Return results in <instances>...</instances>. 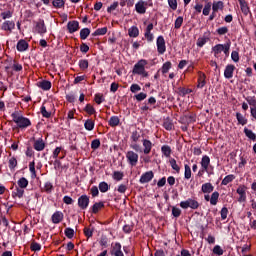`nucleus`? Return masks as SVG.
Listing matches in <instances>:
<instances>
[{"instance_id":"obj_36","label":"nucleus","mask_w":256,"mask_h":256,"mask_svg":"<svg viewBox=\"0 0 256 256\" xmlns=\"http://www.w3.org/2000/svg\"><path fill=\"white\" fill-rule=\"evenodd\" d=\"M236 119H237L239 125H247V118H245V116H243V114L237 112Z\"/></svg>"},{"instance_id":"obj_59","label":"nucleus","mask_w":256,"mask_h":256,"mask_svg":"<svg viewBox=\"0 0 256 256\" xmlns=\"http://www.w3.org/2000/svg\"><path fill=\"white\" fill-rule=\"evenodd\" d=\"M114 181H121L123 179V173L119 171H115L112 175Z\"/></svg>"},{"instance_id":"obj_23","label":"nucleus","mask_w":256,"mask_h":256,"mask_svg":"<svg viewBox=\"0 0 256 256\" xmlns=\"http://www.w3.org/2000/svg\"><path fill=\"white\" fill-rule=\"evenodd\" d=\"M29 49V44L25 40H20L17 43V50L20 52L27 51Z\"/></svg>"},{"instance_id":"obj_3","label":"nucleus","mask_w":256,"mask_h":256,"mask_svg":"<svg viewBox=\"0 0 256 256\" xmlns=\"http://www.w3.org/2000/svg\"><path fill=\"white\" fill-rule=\"evenodd\" d=\"M229 49H231V44H217L212 48V53H214V57L219 59L221 57V53L224 52L226 57H229Z\"/></svg>"},{"instance_id":"obj_31","label":"nucleus","mask_w":256,"mask_h":256,"mask_svg":"<svg viewBox=\"0 0 256 256\" xmlns=\"http://www.w3.org/2000/svg\"><path fill=\"white\" fill-rule=\"evenodd\" d=\"M169 163H170L172 169L174 171H176V173H180L181 172V167H179V164H177V160H175V158H171L169 160Z\"/></svg>"},{"instance_id":"obj_39","label":"nucleus","mask_w":256,"mask_h":256,"mask_svg":"<svg viewBox=\"0 0 256 256\" xmlns=\"http://www.w3.org/2000/svg\"><path fill=\"white\" fill-rule=\"evenodd\" d=\"M98 187L101 193H107L109 191V184L107 182H100Z\"/></svg>"},{"instance_id":"obj_61","label":"nucleus","mask_w":256,"mask_h":256,"mask_svg":"<svg viewBox=\"0 0 256 256\" xmlns=\"http://www.w3.org/2000/svg\"><path fill=\"white\" fill-rule=\"evenodd\" d=\"M41 114L46 119H49V117H51V112L47 111V108L45 106L41 107Z\"/></svg>"},{"instance_id":"obj_34","label":"nucleus","mask_w":256,"mask_h":256,"mask_svg":"<svg viewBox=\"0 0 256 256\" xmlns=\"http://www.w3.org/2000/svg\"><path fill=\"white\" fill-rule=\"evenodd\" d=\"M244 133L248 139H251V141H256V134L253 132V130H249L248 128H244Z\"/></svg>"},{"instance_id":"obj_24","label":"nucleus","mask_w":256,"mask_h":256,"mask_svg":"<svg viewBox=\"0 0 256 256\" xmlns=\"http://www.w3.org/2000/svg\"><path fill=\"white\" fill-rule=\"evenodd\" d=\"M38 87L40 89H43V91H49V89H51V81H47V80L40 81L38 82Z\"/></svg>"},{"instance_id":"obj_45","label":"nucleus","mask_w":256,"mask_h":256,"mask_svg":"<svg viewBox=\"0 0 256 256\" xmlns=\"http://www.w3.org/2000/svg\"><path fill=\"white\" fill-rule=\"evenodd\" d=\"M109 125L110 127H117V125H119V117L112 116L109 120Z\"/></svg>"},{"instance_id":"obj_40","label":"nucleus","mask_w":256,"mask_h":256,"mask_svg":"<svg viewBox=\"0 0 256 256\" xmlns=\"http://www.w3.org/2000/svg\"><path fill=\"white\" fill-rule=\"evenodd\" d=\"M172 64L170 61L165 62L161 68L162 74L166 75V73H169V69H171Z\"/></svg>"},{"instance_id":"obj_13","label":"nucleus","mask_w":256,"mask_h":256,"mask_svg":"<svg viewBox=\"0 0 256 256\" xmlns=\"http://www.w3.org/2000/svg\"><path fill=\"white\" fill-rule=\"evenodd\" d=\"M233 73H235V65H233V64L227 65L224 70V77L226 79H232Z\"/></svg>"},{"instance_id":"obj_27","label":"nucleus","mask_w":256,"mask_h":256,"mask_svg":"<svg viewBox=\"0 0 256 256\" xmlns=\"http://www.w3.org/2000/svg\"><path fill=\"white\" fill-rule=\"evenodd\" d=\"M84 128L86 131H93V129H95V121L92 119H87L84 123Z\"/></svg>"},{"instance_id":"obj_28","label":"nucleus","mask_w":256,"mask_h":256,"mask_svg":"<svg viewBox=\"0 0 256 256\" xmlns=\"http://www.w3.org/2000/svg\"><path fill=\"white\" fill-rule=\"evenodd\" d=\"M240 8H241L243 15H245V17H247V15H249L251 13V10L249 9V5L247 4V1L241 2Z\"/></svg>"},{"instance_id":"obj_55","label":"nucleus","mask_w":256,"mask_h":256,"mask_svg":"<svg viewBox=\"0 0 256 256\" xmlns=\"http://www.w3.org/2000/svg\"><path fill=\"white\" fill-rule=\"evenodd\" d=\"M213 253H214V255H219V256H221V255H223V253H225V251H223V248H221V246L216 245V246H214V248H213Z\"/></svg>"},{"instance_id":"obj_7","label":"nucleus","mask_w":256,"mask_h":256,"mask_svg":"<svg viewBox=\"0 0 256 256\" xmlns=\"http://www.w3.org/2000/svg\"><path fill=\"white\" fill-rule=\"evenodd\" d=\"M236 193L239 195V203H245V201H247V187L245 185H240L237 188Z\"/></svg>"},{"instance_id":"obj_12","label":"nucleus","mask_w":256,"mask_h":256,"mask_svg":"<svg viewBox=\"0 0 256 256\" xmlns=\"http://www.w3.org/2000/svg\"><path fill=\"white\" fill-rule=\"evenodd\" d=\"M142 145L144 155H149L151 153V150L153 149V143L148 139H143Z\"/></svg>"},{"instance_id":"obj_20","label":"nucleus","mask_w":256,"mask_h":256,"mask_svg":"<svg viewBox=\"0 0 256 256\" xmlns=\"http://www.w3.org/2000/svg\"><path fill=\"white\" fill-rule=\"evenodd\" d=\"M224 8L225 4L223 3V1H214L212 4V11H214V13L223 11Z\"/></svg>"},{"instance_id":"obj_10","label":"nucleus","mask_w":256,"mask_h":256,"mask_svg":"<svg viewBox=\"0 0 256 256\" xmlns=\"http://www.w3.org/2000/svg\"><path fill=\"white\" fill-rule=\"evenodd\" d=\"M78 207L85 210L89 207V198L87 195H82L78 198Z\"/></svg>"},{"instance_id":"obj_16","label":"nucleus","mask_w":256,"mask_h":256,"mask_svg":"<svg viewBox=\"0 0 256 256\" xmlns=\"http://www.w3.org/2000/svg\"><path fill=\"white\" fill-rule=\"evenodd\" d=\"M207 79V76L205 75V73L203 72H198V89H203L206 85V80Z\"/></svg>"},{"instance_id":"obj_11","label":"nucleus","mask_w":256,"mask_h":256,"mask_svg":"<svg viewBox=\"0 0 256 256\" xmlns=\"http://www.w3.org/2000/svg\"><path fill=\"white\" fill-rule=\"evenodd\" d=\"M152 29L153 23L148 24V26L145 29L144 37L148 41V43H151L155 39V36L153 35V33H151Z\"/></svg>"},{"instance_id":"obj_33","label":"nucleus","mask_w":256,"mask_h":256,"mask_svg":"<svg viewBox=\"0 0 256 256\" xmlns=\"http://www.w3.org/2000/svg\"><path fill=\"white\" fill-rule=\"evenodd\" d=\"M233 181H235V175L229 174L222 180L221 185H229Z\"/></svg>"},{"instance_id":"obj_41","label":"nucleus","mask_w":256,"mask_h":256,"mask_svg":"<svg viewBox=\"0 0 256 256\" xmlns=\"http://www.w3.org/2000/svg\"><path fill=\"white\" fill-rule=\"evenodd\" d=\"M90 34L91 30H89V28H84L80 31V38L85 40L89 37Z\"/></svg>"},{"instance_id":"obj_52","label":"nucleus","mask_w":256,"mask_h":256,"mask_svg":"<svg viewBox=\"0 0 256 256\" xmlns=\"http://www.w3.org/2000/svg\"><path fill=\"white\" fill-rule=\"evenodd\" d=\"M79 67L82 71H85V69L89 68V61L88 60H80Z\"/></svg>"},{"instance_id":"obj_25","label":"nucleus","mask_w":256,"mask_h":256,"mask_svg":"<svg viewBox=\"0 0 256 256\" xmlns=\"http://www.w3.org/2000/svg\"><path fill=\"white\" fill-rule=\"evenodd\" d=\"M215 189V187L213 186V184L211 183H205L202 185V193H213V190Z\"/></svg>"},{"instance_id":"obj_5","label":"nucleus","mask_w":256,"mask_h":256,"mask_svg":"<svg viewBox=\"0 0 256 256\" xmlns=\"http://www.w3.org/2000/svg\"><path fill=\"white\" fill-rule=\"evenodd\" d=\"M181 209H199V202L193 198H188L185 201L180 202Z\"/></svg>"},{"instance_id":"obj_62","label":"nucleus","mask_w":256,"mask_h":256,"mask_svg":"<svg viewBox=\"0 0 256 256\" xmlns=\"http://www.w3.org/2000/svg\"><path fill=\"white\" fill-rule=\"evenodd\" d=\"M168 5L172 11H177V0H168Z\"/></svg>"},{"instance_id":"obj_53","label":"nucleus","mask_w":256,"mask_h":256,"mask_svg":"<svg viewBox=\"0 0 256 256\" xmlns=\"http://www.w3.org/2000/svg\"><path fill=\"white\" fill-rule=\"evenodd\" d=\"M0 16L2 17V19H11L13 17V12L11 10H7L5 12H2L0 14Z\"/></svg>"},{"instance_id":"obj_9","label":"nucleus","mask_w":256,"mask_h":256,"mask_svg":"<svg viewBox=\"0 0 256 256\" xmlns=\"http://www.w3.org/2000/svg\"><path fill=\"white\" fill-rule=\"evenodd\" d=\"M34 31L36 33H39L40 35H44V33H47V27L45 26V21L39 20L38 22H36Z\"/></svg>"},{"instance_id":"obj_54","label":"nucleus","mask_w":256,"mask_h":256,"mask_svg":"<svg viewBox=\"0 0 256 256\" xmlns=\"http://www.w3.org/2000/svg\"><path fill=\"white\" fill-rule=\"evenodd\" d=\"M99 147H101V140L95 139L91 142V149H93L94 151L99 149Z\"/></svg>"},{"instance_id":"obj_48","label":"nucleus","mask_w":256,"mask_h":256,"mask_svg":"<svg viewBox=\"0 0 256 256\" xmlns=\"http://www.w3.org/2000/svg\"><path fill=\"white\" fill-rule=\"evenodd\" d=\"M218 35H227L229 33V28L227 26H222L216 30Z\"/></svg>"},{"instance_id":"obj_14","label":"nucleus","mask_w":256,"mask_h":256,"mask_svg":"<svg viewBox=\"0 0 256 256\" xmlns=\"http://www.w3.org/2000/svg\"><path fill=\"white\" fill-rule=\"evenodd\" d=\"M67 29L69 33H76V31H79V22L75 20L69 21Z\"/></svg>"},{"instance_id":"obj_64","label":"nucleus","mask_w":256,"mask_h":256,"mask_svg":"<svg viewBox=\"0 0 256 256\" xmlns=\"http://www.w3.org/2000/svg\"><path fill=\"white\" fill-rule=\"evenodd\" d=\"M250 115L256 121V106H251L250 107Z\"/></svg>"},{"instance_id":"obj_46","label":"nucleus","mask_w":256,"mask_h":256,"mask_svg":"<svg viewBox=\"0 0 256 256\" xmlns=\"http://www.w3.org/2000/svg\"><path fill=\"white\" fill-rule=\"evenodd\" d=\"M94 101L95 103H97V105H101V103L105 101V97L103 96V94H100V93L95 94Z\"/></svg>"},{"instance_id":"obj_4","label":"nucleus","mask_w":256,"mask_h":256,"mask_svg":"<svg viewBox=\"0 0 256 256\" xmlns=\"http://www.w3.org/2000/svg\"><path fill=\"white\" fill-rule=\"evenodd\" d=\"M149 7H153V2L149 1H145V0H139L136 4H135V11L136 13H138L139 15H145L147 13V9Z\"/></svg>"},{"instance_id":"obj_18","label":"nucleus","mask_w":256,"mask_h":256,"mask_svg":"<svg viewBox=\"0 0 256 256\" xmlns=\"http://www.w3.org/2000/svg\"><path fill=\"white\" fill-rule=\"evenodd\" d=\"M1 29L2 31H8L9 33H11L13 29H15V22L5 21L4 23H2Z\"/></svg>"},{"instance_id":"obj_56","label":"nucleus","mask_w":256,"mask_h":256,"mask_svg":"<svg viewBox=\"0 0 256 256\" xmlns=\"http://www.w3.org/2000/svg\"><path fill=\"white\" fill-rule=\"evenodd\" d=\"M202 13L205 16H207V15H209V13H211V2H208L205 4Z\"/></svg>"},{"instance_id":"obj_47","label":"nucleus","mask_w":256,"mask_h":256,"mask_svg":"<svg viewBox=\"0 0 256 256\" xmlns=\"http://www.w3.org/2000/svg\"><path fill=\"white\" fill-rule=\"evenodd\" d=\"M9 169L13 170L17 167V159L15 157H11L8 161Z\"/></svg>"},{"instance_id":"obj_49","label":"nucleus","mask_w":256,"mask_h":256,"mask_svg":"<svg viewBox=\"0 0 256 256\" xmlns=\"http://www.w3.org/2000/svg\"><path fill=\"white\" fill-rule=\"evenodd\" d=\"M248 105H250V107H256V98L255 96H248L245 98Z\"/></svg>"},{"instance_id":"obj_8","label":"nucleus","mask_w":256,"mask_h":256,"mask_svg":"<svg viewBox=\"0 0 256 256\" xmlns=\"http://www.w3.org/2000/svg\"><path fill=\"white\" fill-rule=\"evenodd\" d=\"M157 51L160 55H163L165 51H167V47L165 46V38L163 36H159L156 41Z\"/></svg>"},{"instance_id":"obj_38","label":"nucleus","mask_w":256,"mask_h":256,"mask_svg":"<svg viewBox=\"0 0 256 256\" xmlns=\"http://www.w3.org/2000/svg\"><path fill=\"white\" fill-rule=\"evenodd\" d=\"M161 151L165 157H171V147L169 145H163Z\"/></svg>"},{"instance_id":"obj_58","label":"nucleus","mask_w":256,"mask_h":256,"mask_svg":"<svg viewBox=\"0 0 256 256\" xmlns=\"http://www.w3.org/2000/svg\"><path fill=\"white\" fill-rule=\"evenodd\" d=\"M84 111H86V113H88V115H94L95 108L93 107V105L87 104Z\"/></svg>"},{"instance_id":"obj_42","label":"nucleus","mask_w":256,"mask_h":256,"mask_svg":"<svg viewBox=\"0 0 256 256\" xmlns=\"http://www.w3.org/2000/svg\"><path fill=\"white\" fill-rule=\"evenodd\" d=\"M107 34V27L98 28L92 35L93 37H97L99 35H106Z\"/></svg>"},{"instance_id":"obj_6","label":"nucleus","mask_w":256,"mask_h":256,"mask_svg":"<svg viewBox=\"0 0 256 256\" xmlns=\"http://www.w3.org/2000/svg\"><path fill=\"white\" fill-rule=\"evenodd\" d=\"M126 159L131 167H135L139 163V154L130 150L126 153Z\"/></svg>"},{"instance_id":"obj_21","label":"nucleus","mask_w":256,"mask_h":256,"mask_svg":"<svg viewBox=\"0 0 256 256\" xmlns=\"http://www.w3.org/2000/svg\"><path fill=\"white\" fill-rule=\"evenodd\" d=\"M33 147L35 151H43V149H45V142L43 141V139L39 138L34 142Z\"/></svg>"},{"instance_id":"obj_26","label":"nucleus","mask_w":256,"mask_h":256,"mask_svg":"<svg viewBox=\"0 0 256 256\" xmlns=\"http://www.w3.org/2000/svg\"><path fill=\"white\" fill-rule=\"evenodd\" d=\"M112 255L114 256H124L123 252L121 251V244L115 243L113 249H112Z\"/></svg>"},{"instance_id":"obj_22","label":"nucleus","mask_w":256,"mask_h":256,"mask_svg":"<svg viewBox=\"0 0 256 256\" xmlns=\"http://www.w3.org/2000/svg\"><path fill=\"white\" fill-rule=\"evenodd\" d=\"M23 195H25V189L16 186V188L12 192V197H18V199H21Z\"/></svg>"},{"instance_id":"obj_35","label":"nucleus","mask_w":256,"mask_h":256,"mask_svg":"<svg viewBox=\"0 0 256 256\" xmlns=\"http://www.w3.org/2000/svg\"><path fill=\"white\" fill-rule=\"evenodd\" d=\"M219 201V192L215 191L210 197V205H217Z\"/></svg>"},{"instance_id":"obj_63","label":"nucleus","mask_w":256,"mask_h":256,"mask_svg":"<svg viewBox=\"0 0 256 256\" xmlns=\"http://www.w3.org/2000/svg\"><path fill=\"white\" fill-rule=\"evenodd\" d=\"M231 59H232V61H234V63H239V52L232 51Z\"/></svg>"},{"instance_id":"obj_2","label":"nucleus","mask_w":256,"mask_h":256,"mask_svg":"<svg viewBox=\"0 0 256 256\" xmlns=\"http://www.w3.org/2000/svg\"><path fill=\"white\" fill-rule=\"evenodd\" d=\"M149 62L145 59L139 60L133 68L132 73L134 75H141L142 77H149V73L145 70V66L148 65Z\"/></svg>"},{"instance_id":"obj_19","label":"nucleus","mask_w":256,"mask_h":256,"mask_svg":"<svg viewBox=\"0 0 256 256\" xmlns=\"http://www.w3.org/2000/svg\"><path fill=\"white\" fill-rule=\"evenodd\" d=\"M63 217H64L63 212H61V211H56V212L52 215V217H51L52 223H54L55 225L61 223V221H63Z\"/></svg>"},{"instance_id":"obj_17","label":"nucleus","mask_w":256,"mask_h":256,"mask_svg":"<svg viewBox=\"0 0 256 256\" xmlns=\"http://www.w3.org/2000/svg\"><path fill=\"white\" fill-rule=\"evenodd\" d=\"M153 177H155V175L153 174V171H148L144 174H142V176L140 177V183H149V181H151L153 179Z\"/></svg>"},{"instance_id":"obj_50","label":"nucleus","mask_w":256,"mask_h":256,"mask_svg":"<svg viewBox=\"0 0 256 256\" xmlns=\"http://www.w3.org/2000/svg\"><path fill=\"white\" fill-rule=\"evenodd\" d=\"M184 169H185V172H184L185 179H190L191 178V167L188 164H185Z\"/></svg>"},{"instance_id":"obj_43","label":"nucleus","mask_w":256,"mask_h":256,"mask_svg":"<svg viewBox=\"0 0 256 256\" xmlns=\"http://www.w3.org/2000/svg\"><path fill=\"white\" fill-rule=\"evenodd\" d=\"M52 5H53V7H56V9H61L62 7H65V1H63V0H53Z\"/></svg>"},{"instance_id":"obj_30","label":"nucleus","mask_w":256,"mask_h":256,"mask_svg":"<svg viewBox=\"0 0 256 256\" xmlns=\"http://www.w3.org/2000/svg\"><path fill=\"white\" fill-rule=\"evenodd\" d=\"M129 37H139V28L137 26H132L128 29Z\"/></svg>"},{"instance_id":"obj_37","label":"nucleus","mask_w":256,"mask_h":256,"mask_svg":"<svg viewBox=\"0 0 256 256\" xmlns=\"http://www.w3.org/2000/svg\"><path fill=\"white\" fill-rule=\"evenodd\" d=\"M42 191H44V193H52L53 192V184L51 182H46L44 184V187L42 188Z\"/></svg>"},{"instance_id":"obj_57","label":"nucleus","mask_w":256,"mask_h":256,"mask_svg":"<svg viewBox=\"0 0 256 256\" xmlns=\"http://www.w3.org/2000/svg\"><path fill=\"white\" fill-rule=\"evenodd\" d=\"M181 25H183V17L179 16L174 23L175 29H181Z\"/></svg>"},{"instance_id":"obj_1","label":"nucleus","mask_w":256,"mask_h":256,"mask_svg":"<svg viewBox=\"0 0 256 256\" xmlns=\"http://www.w3.org/2000/svg\"><path fill=\"white\" fill-rule=\"evenodd\" d=\"M12 119L19 129H27V127H31V120L19 114V112H14L12 114Z\"/></svg>"},{"instance_id":"obj_60","label":"nucleus","mask_w":256,"mask_h":256,"mask_svg":"<svg viewBox=\"0 0 256 256\" xmlns=\"http://www.w3.org/2000/svg\"><path fill=\"white\" fill-rule=\"evenodd\" d=\"M31 251H41V244L37 242H32L30 245Z\"/></svg>"},{"instance_id":"obj_29","label":"nucleus","mask_w":256,"mask_h":256,"mask_svg":"<svg viewBox=\"0 0 256 256\" xmlns=\"http://www.w3.org/2000/svg\"><path fill=\"white\" fill-rule=\"evenodd\" d=\"M17 185L18 187H20V189H27L29 185V180H27V178L25 177H22L18 180Z\"/></svg>"},{"instance_id":"obj_15","label":"nucleus","mask_w":256,"mask_h":256,"mask_svg":"<svg viewBox=\"0 0 256 256\" xmlns=\"http://www.w3.org/2000/svg\"><path fill=\"white\" fill-rule=\"evenodd\" d=\"M200 165L203 169V171H209V165H211V158L209 156L205 155L202 157Z\"/></svg>"},{"instance_id":"obj_32","label":"nucleus","mask_w":256,"mask_h":256,"mask_svg":"<svg viewBox=\"0 0 256 256\" xmlns=\"http://www.w3.org/2000/svg\"><path fill=\"white\" fill-rule=\"evenodd\" d=\"M105 207V204L103 202L95 203L92 206V213H99L103 208Z\"/></svg>"},{"instance_id":"obj_44","label":"nucleus","mask_w":256,"mask_h":256,"mask_svg":"<svg viewBox=\"0 0 256 256\" xmlns=\"http://www.w3.org/2000/svg\"><path fill=\"white\" fill-rule=\"evenodd\" d=\"M64 233L68 239H73V237H75V230H73V228H66Z\"/></svg>"},{"instance_id":"obj_51","label":"nucleus","mask_w":256,"mask_h":256,"mask_svg":"<svg viewBox=\"0 0 256 256\" xmlns=\"http://www.w3.org/2000/svg\"><path fill=\"white\" fill-rule=\"evenodd\" d=\"M207 41H209L208 38L200 37L197 39L196 45L197 47H203L207 43Z\"/></svg>"}]
</instances>
